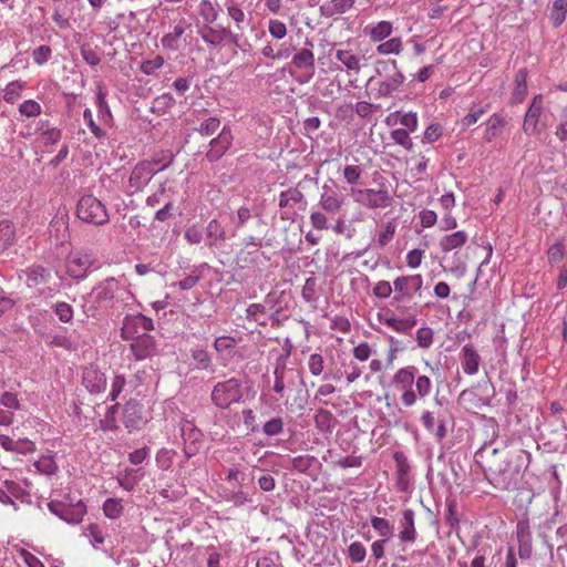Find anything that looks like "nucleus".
<instances>
[{
    "label": "nucleus",
    "mask_w": 567,
    "mask_h": 567,
    "mask_svg": "<svg viewBox=\"0 0 567 567\" xmlns=\"http://www.w3.org/2000/svg\"><path fill=\"white\" fill-rule=\"evenodd\" d=\"M140 470H135L132 467H126L124 471L117 472L115 478L123 489L131 492L137 485L140 480L143 477V474L137 475Z\"/></svg>",
    "instance_id": "nucleus-30"
},
{
    "label": "nucleus",
    "mask_w": 567,
    "mask_h": 567,
    "mask_svg": "<svg viewBox=\"0 0 567 567\" xmlns=\"http://www.w3.org/2000/svg\"><path fill=\"white\" fill-rule=\"evenodd\" d=\"M348 556L352 563H362L365 559L367 549L362 543L353 542L348 547Z\"/></svg>",
    "instance_id": "nucleus-44"
},
{
    "label": "nucleus",
    "mask_w": 567,
    "mask_h": 567,
    "mask_svg": "<svg viewBox=\"0 0 567 567\" xmlns=\"http://www.w3.org/2000/svg\"><path fill=\"white\" fill-rule=\"evenodd\" d=\"M132 340L130 348L136 360H144L156 353V343L152 336L142 333Z\"/></svg>",
    "instance_id": "nucleus-19"
},
{
    "label": "nucleus",
    "mask_w": 567,
    "mask_h": 567,
    "mask_svg": "<svg viewBox=\"0 0 567 567\" xmlns=\"http://www.w3.org/2000/svg\"><path fill=\"white\" fill-rule=\"evenodd\" d=\"M410 133L411 132L404 128H395L391 132L390 136L395 144L402 146L406 151H412L414 144L412 138L410 137Z\"/></svg>",
    "instance_id": "nucleus-41"
},
{
    "label": "nucleus",
    "mask_w": 567,
    "mask_h": 567,
    "mask_svg": "<svg viewBox=\"0 0 567 567\" xmlns=\"http://www.w3.org/2000/svg\"><path fill=\"white\" fill-rule=\"evenodd\" d=\"M24 85L25 83L19 80L8 83L3 91V100L7 103H14L21 96Z\"/></svg>",
    "instance_id": "nucleus-40"
},
{
    "label": "nucleus",
    "mask_w": 567,
    "mask_h": 567,
    "mask_svg": "<svg viewBox=\"0 0 567 567\" xmlns=\"http://www.w3.org/2000/svg\"><path fill=\"white\" fill-rule=\"evenodd\" d=\"M486 107L472 106L470 112L461 121L463 128H468L474 125L486 113Z\"/></svg>",
    "instance_id": "nucleus-47"
},
{
    "label": "nucleus",
    "mask_w": 567,
    "mask_h": 567,
    "mask_svg": "<svg viewBox=\"0 0 567 567\" xmlns=\"http://www.w3.org/2000/svg\"><path fill=\"white\" fill-rule=\"evenodd\" d=\"M308 369L313 377H319L324 370V360L320 353H312L308 359Z\"/></svg>",
    "instance_id": "nucleus-48"
},
{
    "label": "nucleus",
    "mask_w": 567,
    "mask_h": 567,
    "mask_svg": "<svg viewBox=\"0 0 567 567\" xmlns=\"http://www.w3.org/2000/svg\"><path fill=\"white\" fill-rule=\"evenodd\" d=\"M392 23L389 21H380L374 25L365 28L364 32L370 37L372 42H381L392 33Z\"/></svg>",
    "instance_id": "nucleus-31"
},
{
    "label": "nucleus",
    "mask_w": 567,
    "mask_h": 567,
    "mask_svg": "<svg viewBox=\"0 0 567 567\" xmlns=\"http://www.w3.org/2000/svg\"><path fill=\"white\" fill-rule=\"evenodd\" d=\"M104 515L110 519H117L123 514V504L120 498H107L102 506Z\"/></svg>",
    "instance_id": "nucleus-36"
},
{
    "label": "nucleus",
    "mask_w": 567,
    "mask_h": 567,
    "mask_svg": "<svg viewBox=\"0 0 567 567\" xmlns=\"http://www.w3.org/2000/svg\"><path fill=\"white\" fill-rule=\"evenodd\" d=\"M284 422L281 417H274L267 421L262 426V432L268 436H275L282 432Z\"/></svg>",
    "instance_id": "nucleus-60"
},
{
    "label": "nucleus",
    "mask_w": 567,
    "mask_h": 567,
    "mask_svg": "<svg viewBox=\"0 0 567 567\" xmlns=\"http://www.w3.org/2000/svg\"><path fill=\"white\" fill-rule=\"evenodd\" d=\"M76 216L83 223L103 226L109 223V213L105 205L93 195H83L76 204Z\"/></svg>",
    "instance_id": "nucleus-3"
},
{
    "label": "nucleus",
    "mask_w": 567,
    "mask_h": 567,
    "mask_svg": "<svg viewBox=\"0 0 567 567\" xmlns=\"http://www.w3.org/2000/svg\"><path fill=\"white\" fill-rule=\"evenodd\" d=\"M402 50L403 43L400 38L389 39L377 47V52L382 55L400 54Z\"/></svg>",
    "instance_id": "nucleus-39"
},
{
    "label": "nucleus",
    "mask_w": 567,
    "mask_h": 567,
    "mask_svg": "<svg viewBox=\"0 0 567 567\" xmlns=\"http://www.w3.org/2000/svg\"><path fill=\"white\" fill-rule=\"evenodd\" d=\"M40 130L41 140L44 145H54L62 137V132L56 127H48L45 130L41 127Z\"/></svg>",
    "instance_id": "nucleus-53"
},
{
    "label": "nucleus",
    "mask_w": 567,
    "mask_h": 567,
    "mask_svg": "<svg viewBox=\"0 0 567 567\" xmlns=\"http://www.w3.org/2000/svg\"><path fill=\"white\" fill-rule=\"evenodd\" d=\"M400 124L406 127V131L413 133L417 130V115L415 112L400 114Z\"/></svg>",
    "instance_id": "nucleus-64"
},
{
    "label": "nucleus",
    "mask_w": 567,
    "mask_h": 567,
    "mask_svg": "<svg viewBox=\"0 0 567 567\" xmlns=\"http://www.w3.org/2000/svg\"><path fill=\"white\" fill-rule=\"evenodd\" d=\"M124 424L130 430H137L144 424L142 405L136 401H130L124 409Z\"/></svg>",
    "instance_id": "nucleus-25"
},
{
    "label": "nucleus",
    "mask_w": 567,
    "mask_h": 567,
    "mask_svg": "<svg viewBox=\"0 0 567 567\" xmlns=\"http://www.w3.org/2000/svg\"><path fill=\"white\" fill-rule=\"evenodd\" d=\"M166 167V165H163L161 168L155 169L154 164L148 161H143L136 164V166L133 168L128 183L130 186L134 189H142L144 188L153 178V176L158 172Z\"/></svg>",
    "instance_id": "nucleus-13"
},
{
    "label": "nucleus",
    "mask_w": 567,
    "mask_h": 567,
    "mask_svg": "<svg viewBox=\"0 0 567 567\" xmlns=\"http://www.w3.org/2000/svg\"><path fill=\"white\" fill-rule=\"evenodd\" d=\"M19 278H24V281L28 285V287L34 288L40 285L48 284L51 279V274L44 267L40 265H33L27 269L21 270Z\"/></svg>",
    "instance_id": "nucleus-23"
},
{
    "label": "nucleus",
    "mask_w": 567,
    "mask_h": 567,
    "mask_svg": "<svg viewBox=\"0 0 567 567\" xmlns=\"http://www.w3.org/2000/svg\"><path fill=\"white\" fill-rule=\"evenodd\" d=\"M394 297L393 302L396 303L398 310H405L402 306L409 302L415 295H420L423 287V277L420 274L401 276L394 279Z\"/></svg>",
    "instance_id": "nucleus-4"
},
{
    "label": "nucleus",
    "mask_w": 567,
    "mask_h": 567,
    "mask_svg": "<svg viewBox=\"0 0 567 567\" xmlns=\"http://www.w3.org/2000/svg\"><path fill=\"white\" fill-rule=\"evenodd\" d=\"M16 237L14 226L9 220L0 221V252L8 249Z\"/></svg>",
    "instance_id": "nucleus-33"
},
{
    "label": "nucleus",
    "mask_w": 567,
    "mask_h": 567,
    "mask_svg": "<svg viewBox=\"0 0 567 567\" xmlns=\"http://www.w3.org/2000/svg\"><path fill=\"white\" fill-rule=\"evenodd\" d=\"M52 20L60 29L65 30V29L71 28L70 16L66 13V10L63 8H60V7L54 8V11L52 14Z\"/></svg>",
    "instance_id": "nucleus-58"
},
{
    "label": "nucleus",
    "mask_w": 567,
    "mask_h": 567,
    "mask_svg": "<svg viewBox=\"0 0 567 567\" xmlns=\"http://www.w3.org/2000/svg\"><path fill=\"white\" fill-rule=\"evenodd\" d=\"M236 340L230 336H221L215 339L214 349L218 353H225L235 348Z\"/></svg>",
    "instance_id": "nucleus-56"
},
{
    "label": "nucleus",
    "mask_w": 567,
    "mask_h": 567,
    "mask_svg": "<svg viewBox=\"0 0 567 567\" xmlns=\"http://www.w3.org/2000/svg\"><path fill=\"white\" fill-rule=\"evenodd\" d=\"M0 405L8 409L7 411H17L20 409V402L17 395L12 392L6 391L0 396Z\"/></svg>",
    "instance_id": "nucleus-62"
},
{
    "label": "nucleus",
    "mask_w": 567,
    "mask_h": 567,
    "mask_svg": "<svg viewBox=\"0 0 567 567\" xmlns=\"http://www.w3.org/2000/svg\"><path fill=\"white\" fill-rule=\"evenodd\" d=\"M42 107L34 100H25L19 106V112L25 117H35L41 114Z\"/></svg>",
    "instance_id": "nucleus-46"
},
{
    "label": "nucleus",
    "mask_w": 567,
    "mask_h": 567,
    "mask_svg": "<svg viewBox=\"0 0 567 567\" xmlns=\"http://www.w3.org/2000/svg\"><path fill=\"white\" fill-rule=\"evenodd\" d=\"M82 383L90 393L97 394L105 390L106 378L96 368L87 367L83 371Z\"/></svg>",
    "instance_id": "nucleus-22"
},
{
    "label": "nucleus",
    "mask_w": 567,
    "mask_h": 567,
    "mask_svg": "<svg viewBox=\"0 0 567 567\" xmlns=\"http://www.w3.org/2000/svg\"><path fill=\"white\" fill-rule=\"evenodd\" d=\"M164 65V58L161 55H156L151 60H146L141 64V71L146 75L154 74L158 69Z\"/></svg>",
    "instance_id": "nucleus-57"
},
{
    "label": "nucleus",
    "mask_w": 567,
    "mask_h": 567,
    "mask_svg": "<svg viewBox=\"0 0 567 567\" xmlns=\"http://www.w3.org/2000/svg\"><path fill=\"white\" fill-rule=\"evenodd\" d=\"M153 329V320L142 313H138L125 318L121 332L123 339L131 340L134 339L141 331L145 333L146 331Z\"/></svg>",
    "instance_id": "nucleus-11"
},
{
    "label": "nucleus",
    "mask_w": 567,
    "mask_h": 567,
    "mask_svg": "<svg viewBox=\"0 0 567 567\" xmlns=\"http://www.w3.org/2000/svg\"><path fill=\"white\" fill-rule=\"evenodd\" d=\"M344 196L339 194L333 186L329 184H323L322 192L320 194L319 205L324 212L329 214L339 213L342 206L344 205Z\"/></svg>",
    "instance_id": "nucleus-15"
},
{
    "label": "nucleus",
    "mask_w": 567,
    "mask_h": 567,
    "mask_svg": "<svg viewBox=\"0 0 567 567\" xmlns=\"http://www.w3.org/2000/svg\"><path fill=\"white\" fill-rule=\"evenodd\" d=\"M434 332L430 327H422L416 331V342L420 348L429 349L433 343Z\"/></svg>",
    "instance_id": "nucleus-49"
},
{
    "label": "nucleus",
    "mask_w": 567,
    "mask_h": 567,
    "mask_svg": "<svg viewBox=\"0 0 567 567\" xmlns=\"http://www.w3.org/2000/svg\"><path fill=\"white\" fill-rule=\"evenodd\" d=\"M52 55V50L49 45H40L32 51V59L35 64H45Z\"/></svg>",
    "instance_id": "nucleus-54"
},
{
    "label": "nucleus",
    "mask_w": 567,
    "mask_h": 567,
    "mask_svg": "<svg viewBox=\"0 0 567 567\" xmlns=\"http://www.w3.org/2000/svg\"><path fill=\"white\" fill-rule=\"evenodd\" d=\"M187 22L185 19H181L174 27L173 30L166 33L161 43L164 49L171 51H177L179 48V39L185 33Z\"/></svg>",
    "instance_id": "nucleus-29"
},
{
    "label": "nucleus",
    "mask_w": 567,
    "mask_h": 567,
    "mask_svg": "<svg viewBox=\"0 0 567 567\" xmlns=\"http://www.w3.org/2000/svg\"><path fill=\"white\" fill-rule=\"evenodd\" d=\"M206 236L210 240L209 246H213L216 241H224L226 239V233L220 223L217 219H212L206 227Z\"/></svg>",
    "instance_id": "nucleus-37"
},
{
    "label": "nucleus",
    "mask_w": 567,
    "mask_h": 567,
    "mask_svg": "<svg viewBox=\"0 0 567 567\" xmlns=\"http://www.w3.org/2000/svg\"><path fill=\"white\" fill-rule=\"evenodd\" d=\"M353 200L369 209L386 208L392 204V196L386 187L381 185L374 188H351Z\"/></svg>",
    "instance_id": "nucleus-5"
},
{
    "label": "nucleus",
    "mask_w": 567,
    "mask_h": 567,
    "mask_svg": "<svg viewBox=\"0 0 567 567\" xmlns=\"http://www.w3.org/2000/svg\"><path fill=\"white\" fill-rule=\"evenodd\" d=\"M468 241V234L465 230H456L454 233L443 236L439 246L442 252H450L452 250L462 248Z\"/></svg>",
    "instance_id": "nucleus-24"
},
{
    "label": "nucleus",
    "mask_w": 567,
    "mask_h": 567,
    "mask_svg": "<svg viewBox=\"0 0 567 567\" xmlns=\"http://www.w3.org/2000/svg\"><path fill=\"white\" fill-rule=\"evenodd\" d=\"M233 134L226 126L223 127L219 135L213 138L209 143V150L206 153V158L209 162L218 161L231 146Z\"/></svg>",
    "instance_id": "nucleus-16"
},
{
    "label": "nucleus",
    "mask_w": 567,
    "mask_h": 567,
    "mask_svg": "<svg viewBox=\"0 0 567 567\" xmlns=\"http://www.w3.org/2000/svg\"><path fill=\"white\" fill-rule=\"evenodd\" d=\"M84 535L90 539V543L94 548H99V546L104 543L103 532L96 524H90L86 527Z\"/></svg>",
    "instance_id": "nucleus-45"
},
{
    "label": "nucleus",
    "mask_w": 567,
    "mask_h": 567,
    "mask_svg": "<svg viewBox=\"0 0 567 567\" xmlns=\"http://www.w3.org/2000/svg\"><path fill=\"white\" fill-rule=\"evenodd\" d=\"M227 13L231 18V20H234V22L236 23L237 29L243 31L244 30L243 24L246 21V14L243 11V9L239 8L235 3H230L227 6Z\"/></svg>",
    "instance_id": "nucleus-50"
},
{
    "label": "nucleus",
    "mask_w": 567,
    "mask_h": 567,
    "mask_svg": "<svg viewBox=\"0 0 567 567\" xmlns=\"http://www.w3.org/2000/svg\"><path fill=\"white\" fill-rule=\"evenodd\" d=\"M334 58L344 66L348 73L359 74L364 64V58L349 48L336 49Z\"/></svg>",
    "instance_id": "nucleus-18"
},
{
    "label": "nucleus",
    "mask_w": 567,
    "mask_h": 567,
    "mask_svg": "<svg viewBox=\"0 0 567 567\" xmlns=\"http://www.w3.org/2000/svg\"><path fill=\"white\" fill-rule=\"evenodd\" d=\"M383 323L392 329L393 331L401 334H409L411 330L416 326L417 318L414 315H410L405 318L386 317L383 319Z\"/></svg>",
    "instance_id": "nucleus-26"
},
{
    "label": "nucleus",
    "mask_w": 567,
    "mask_h": 567,
    "mask_svg": "<svg viewBox=\"0 0 567 567\" xmlns=\"http://www.w3.org/2000/svg\"><path fill=\"white\" fill-rule=\"evenodd\" d=\"M543 95L534 96L524 117L523 130L527 135H537L542 132L543 126L539 125V120L543 114Z\"/></svg>",
    "instance_id": "nucleus-12"
},
{
    "label": "nucleus",
    "mask_w": 567,
    "mask_h": 567,
    "mask_svg": "<svg viewBox=\"0 0 567 567\" xmlns=\"http://www.w3.org/2000/svg\"><path fill=\"white\" fill-rule=\"evenodd\" d=\"M219 118L210 116L200 123L198 132L204 136H210L219 128Z\"/></svg>",
    "instance_id": "nucleus-55"
},
{
    "label": "nucleus",
    "mask_w": 567,
    "mask_h": 567,
    "mask_svg": "<svg viewBox=\"0 0 567 567\" xmlns=\"http://www.w3.org/2000/svg\"><path fill=\"white\" fill-rule=\"evenodd\" d=\"M458 358L465 374L475 375L478 373L482 358L472 343L462 347Z\"/></svg>",
    "instance_id": "nucleus-17"
},
{
    "label": "nucleus",
    "mask_w": 567,
    "mask_h": 567,
    "mask_svg": "<svg viewBox=\"0 0 567 567\" xmlns=\"http://www.w3.org/2000/svg\"><path fill=\"white\" fill-rule=\"evenodd\" d=\"M353 4L354 0H328L320 6L319 12L321 17L332 18L347 12Z\"/></svg>",
    "instance_id": "nucleus-27"
},
{
    "label": "nucleus",
    "mask_w": 567,
    "mask_h": 567,
    "mask_svg": "<svg viewBox=\"0 0 567 567\" xmlns=\"http://www.w3.org/2000/svg\"><path fill=\"white\" fill-rule=\"evenodd\" d=\"M49 511L69 524H78L82 520L85 514V507L78 504L74 507L68 506L58 501L48 503Z\"/></svg>",
    "instance_id": "nucleus-14"
},
{
    "label": "nucleus",
    "mask_w": 567,
    "mask_h": 567,
    "mask_svg": "<svg viewBox=\"0 0 567 567\" xmlns=\"http://www.w3.org/2000/svg\"><path fill=\"white\" fill-rule=\"evenodd\" d=\"M362 175V169L358 165H348L343 168V177L350 185H355Z\"/></svg>",
    "instance_id": "nucleus-63"
},
{
    "label": "nucleus",
    "mask_w": 567,
    "mask_h": 567,
    "mask_svg": "<svg viewBox=\"0 0 567 567\" xmlns=\"http://www.w3.org/2000/svg\"><path fill=\"white\" fill-rule=\"evenodd\" d=\"M567 17V0H554L550 9V21L555 28L561 25Z\"/></svg>",
    "instance_id": "nucleus-34"
},
{
    "label": "nucleus",
    "mask_w": 567,
    "mask_h": 567,
    "mask_svg": "<svg viewBox=\"0 0 567 567\" xmlns=\"http://www.w3.org/2000/svg\"><path fill=\"white\" fill-rule=\"evenodd\" d=\"M288 71L298 83H308L316 72L315 54L312 50L303 48L296 52L291 59Z\"/></svg>",
    "instance_id": "nucleus-7"
},
{
    "label": "nucleus",
    "mask_w": 567,
    "mask_h": 567,
    "mask_svg": "<svg viewBox=\"0 0 567 567\" xmlns=\"http://www.w3.org/2000/svg\"><path fill=\"white\" fill-rule=\"evenodd\" d=\"M414 384H415L414 392L416 393V401L419 399L423 400L426 396H429L432 391V388H433L431 379L427 375H423V374L415 375Z\"/></svg>",
    "instance_id": "nucleus-38"
},
{
    "label": "nucleus",
    "mask_w": 567,
    "mask_h": 567,
    "mask_svg": "<svg viewBox=\"0 0 567 567\" xmlns=\"http://www.w3.org/2000/svg\"><path fill=\"white\" fill-rule=\"evenodd\" d=\"M198 13L207 24H212L218 19V9L210 0L200 1L198 6Z\"/></svg>",
    "instance_id": "nucleus-35"
},
{
    "label": "nucleus",
    "mask_w": 567,
    "mask_h": 567,
    "mask_svg": "<svg viewBox=\"0 0 567 567\" xmlns=\"http://www.w3.org/2000/svg\"><path fill=\"white\" fill-rule=\"evenodd\" d=\"M278 205L281 209V219L293 220L298 212L306 209L307 200L298 188L292 187L280 193Z\"/></svg>",
    "instance_id": "nucleus-10"
},
{
    "label": "nucleus",
    "mask_w": 567,
    "mask_h": 567,
    "mask_svg": "<svg viewBox=\"0 0 567 567\" xmlns=\"http://www.w3.org/2000/svg\"><path fill=\"white\" fill-rule=\"evenodd\" d=\"M507 122L508 120L505 113H493L484 124V141L492 143L499 138L504 132L505 126L507 125Z\"/></svg>",
    "instance_id": "nucleus-20"
},
{
    "label": "nucleus",
    "mask_w": 567,
    "mask_h": 567,
    "mask_svg": "<svg viewBox=\"0 0 567 567\" xmlns=\"http://www.w3.org/2000/svg\"><path fill=\"white\" fill-rule=\"evenodd\" d=\"M394 291V285L392 286L386 280H380L373 287V295L380 299H388Z\"/></svg>",
    "instance_id": "nucleus-61"
},
{
    "label": "nucleus",
    "mask_w": 567,
    "mask_h": 567,
    "mask_svg": "<svg viewBox=\"0 0 567 567\" xmlns=\"http://www.w3.org/2000/svg\"><path fill=\"white\" fill-rule=\"evenodd\" d=\"M417 372L416 367L408 365L399 369L392 378V384L398 391H401V403L405 408L413 406L416 403L413 384Z\"/></svg>",
    "instance_id": "nucleus-6"
},
{
    "label": "nucleus",
    "mask_w": 567,
    "mask_h": 567,
    "mask_svg": "<svg viewBox=\"0 0 567 567\" xmlns=\"http://www.w3.org/2000/svg\"><path fill=\"white\" fill-rule=\"evenodd\" d=\"M54 312L59 317V319L64 323L71 322V320L73 319V309L66 302H56L54 305Z\"/></svg>",
    "instance_id": "nucleus-59"
},
{
    "label": "nucleus",
    "mask_w": 567,
    "mask_h": 567,
    "mask_svg": "<svg viewBox=\"0 0 567 567\" xmlns=\"http://www.w3.org/2000/svg\"><path fill=\"white\" fill-rule=\"evenodd\" d=\"M396 226L393 221H388L384 224L382 230L378 235V244L381 247L386 246L395 234Z\"/></svg>",
    "instance_id": "nucleus-52"
},
{
    "label": "nucleus",
    "mask_w": 567,
    "mask_h": 567,
    "mask_svg": "<svg viewBox=\"0 0 567 567\" xmlns=\"http://www.w3.org/2000/svg\"><path fill=\"white\" fill-rule=\"evenodd\" d=\"M268 32L274 39L281 40L287 35V27L282 21L271 19L268 22Z\"/></svg>",
    "instance_id": "nucleus-51"
},
{
    "label": "nucleus",
    "mask_w": 567,
    "mask_h": 567,
    "mask_svg": "<svg viewBox=\"0 0 567 567\" xmlns=\"http://www.w3.org/2000/svg\"><path fill=\"white\" fill-rule=\"evenodd\" d=\"M380 66H382L384 71L391 69L392 73L388 74L380 82L377 94H378L379 97L392 96L403 85V83L405 81V76L398 69V63H396L395 60H391L389 62H378V65H377V69H375L378 74H381Z\"/></svg>",
    "instance_id": "nucleus-8"
},
{
    "label": "nucleus",
    "mask_w": 567,
    "mask_h": 567,
    "mask_svg": "<svg viewBox=\"0 0 567 567\" xmlns=\"http://www.w3.org/2000/svg\"><path fill=\"white\" fill-rule=\"evenodd\" d=\"M370 523L381 539L390 540L394 536V526L389 519L372 516Z\"/></svg>",
    "instance_id": "nucleus-32"
},
{
    "label": "nucleus",
    "mask_w": 567,
    "mask_h": 567,
    "mask_svg": "<svg viewBox=\"0 0 567 567\" xmlns=\"http://www.w3.org/2000/svg\"><path fill=\"white\" fill-rule=\"evenodd\" d=\"M134 301L126 284L110 277L99 282L87 296V302L95 310L118 309Z\"/></svg>",
    "instance_id": "nucleus-1"
},
{
    "label": "nucleus",
    "mask_w": 567,
    "mask_h": 567,
    "mask_svg": "<svg viewBox=\"0 0 567 567\" xmlns=\"http://www.w3.org/2000/svg\"><path fill=\"white\" fill-rule=\"evenodd\" d=\"M415 513L411 508L402 512L400 522L399 539L401 543L413 544L416 540Z\"/></svg>",
    "instance_id": "nucleus-21"
},
{
    "label": "nucleus",
    "mask_w": 567,
    "mask_h": 567,
    "mask_svg": "<svg viewBox=\"0 0 567 567\" xmlns=\"http://www.w3.org/2000/svg\"><path fill=\"white\" fill-rule=\"evenodd\" d=\"M527 71L525 69H519L514 78L511 103H522L527 96Z\"/></svg>",
    "instance_id": "nucleus-28"
},
{
    "label": "nucleus",
    "mask_w": 567,
    "mask_h": 567,
    "mask_svg": "<svg viewBox=\"0 0 567 567\" xmlns=\"http://www.w3.org/2000/svg\"><path fill=\"white\" fill-rule=\"evenodd\" d=\"M192 358L196 362V367L202 370H212L210 354L203 348H195L192 350Z\"/></svg>",
    "instance_id": "nucleus-42"
},
{
    "label": "nucleus",
    "mask_w": 567,
    "mask_h": 567,
    "mask_svg": "<svg viewBox=\"0 0 567 567\" xmlns=\"http://www.w3.org/2000/svg\"><path fill=\"white\" fill-rule=\"evenodd\" d=\"M35 468L45 475H53L56 470L58 465L51 455H43L41 456L35 463Z\"/></svg>",
    "instance_id": "nucleus-43"
},
{
    "label": "nucleus",
    "mask_w": 567,
    "mask_h": 567,
    "mask_svg": "<svg viewBox=\"0 0 567 567\" xmlns=\"http://www.w3.org/2000/svg\"><path fill=\"white\" fill-rule=\"evenodd\" d=\"M244 388L243 383L237 378H229L224 381L217 382L212 390V403L221 410L230 408L243 400Z\"/></svg>",
    "instance_id": "nucleus-2"
},
{
    "label": "nucleus",
    "mask_w": 567,
    "mask_h": 567,
    "mask_svg": "<svg viewBox=\"0 0 567 567\" xmlns=\"http://www.w3.org/2000/svg\"><path fill=\"white\" fill-rule=\"evenodd\" d=\"M95 264V257L92 252L85 250H75L69 254L65 261L66 274L75 279L83 280L87 277L91 267Z\"/></svg>",
    "instance_id": "nucleus-9"
}]
</instances>
